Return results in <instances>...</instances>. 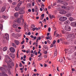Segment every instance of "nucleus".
I'll return each mask as SVG.
<instances>
[{
	"label": "nucleus",
	"instance_id": "40",
	"mask_svg": "<svg viewBox=\"0 0 76 76\" xmlns=\"http://www.w3.org/2000/svg\"><path fill=\"white\" fill-rule=\"evenodd\" d=\"M61 0H58L57 1L58 3H61Z\"/></svg>",
	"mask_w": 76,
	"mask_h": 76
},
{
	"label": "nucleus",
	"instance_id": "9",
	"mask_svg": "<svg viewBox=\"0 0 76 76\" xmlns=\"http://www.w3.org/2000/svg\"><path fill=\"white\" fill-rule=\"evenodd\" d=\"M12 26L14 28H18L19 26V25L17 24H14Z\"/></svg>",
	"mask_w": 76,
	"mask_h": 76
},
{
	"label": "nucleus",
	"instance_id": "5",
	"mask_svg": "<svg viewBox=\"0 0 76 76\" xmlns=\"http://www.w3.org/2000/svg\"><path fill=\"white\" fill-rule=\"evenodd\" d=\"M67 12L63 10H61V12H59V13H60V14H61V15H64Z\"/></svg>",
	"mask_w": 76,
	"mask_h": 76
},
{
	"label": "nucleus",
	"instance_id": "50",
	"mask_svg": "<svg viewBox=\"0 0 76 76\" xmlns=\"http://www.w3.org/2000/svg\"><path fill=\"white\" fill-rule=\"evenodd\" d=\"M55 43H56V40H55L53 42V44H55Z\"/></svg>",
	"mask_w": 76,
	"mask_h": 76
},
{
	"label": "nucleus",
	"instance_id": "49",
	"mask_svg": "<svg viewBox=\"0 0 76 76\" xmlns=\"http://www.w3.org/2000/svg\"><path fill=\"white\" fill-rule=\"evenodd\" d=\"M42 55V53H40V54L38 56V57H40V56H41Z\"/></svg>",
	"mask_w": 76,
	"mask_h": 76
},
{
	"label": "nucleus",
	"instance_id": "38",
	"mask_svg": "<svg viewBox=\"0 0 76 76\" xmlns=\"http://www.w3.org/2000/svg\"><path fill=\"white\" fill-rule=\"evenodd\" d=\"M11 60H9V61H8V63H7V64H9V63H11V61H12V60L11 59Z\"/></svg>",
	"mask_w": 76,
	"mask_h": 76
},
{
	"label": "nucleus",
	"instance_id": "28",
	"mask_svg": "<svg viewBox=\"0 0 76 76\" xmlns=\"http://www.w3.org/2000/svg\"><path fill=\"white\" fill-rule=\"evenodd\" d=\"M4 72H2V73L0 72V76H4Z\"/></svg>",
	"mask_w": 76,
	"mask_h": 76
},
{
	"label": "nucleus",
	"instance_id": "13",
	"mask_svg": "<svg viewBox=\"0 0 76 76\" xmlns=\"http://www.w3.org/2000/svg\"><path fill=\"white\" fill-rule=\"evenodd\" d=\"M15 10L16 11H19L20 10V7H19V6L18 5L17 7L15 8Z\"/></svg>",
	"mask_w": 76,
	"mask_h": 76
},
{
	"label": "nucleus",
	"instance_id": "31",
	"mask_svg": "<svg viewBox=\"0 0 76 76\" xmlns=\"http://www.w3.org/2000/svg\"><path fill=\"white\" fill-rule=\"evenodd\" d=\"M61 7L62 9H66V7H65V5L62 6Z\"/></svg>",
	"mask_w": 76,
	"mask_h": 76
},
{
	"label": "nucleus",
	"instance_id": "60",
	"mask_svg": "<svg viewBox=\"0 0 76 76\" xmlns=\"http://www.w3.org/2000/svg\"><path fill=\"white\" fill-rule=\"evenodd\" d=\"M33 38H34V40H35V39H37V37L36 36H35Z\"/></svg>",
	"mask_w": 76,
	"mask_h": 76
},
{
	"label": "nucleus",
	"instance_id": "34",
	"mask_svg": "<svg viewBox=\"0 0 76 76\" xmlns=\"http://www.w3.org/2000/svg\"><path fill=\"white\" fill-rule=\"evenodd\" d=\"M52 39V38H51V37H50L49 36H48L47 37V39Z\"/></svg>",
	"mask_w": 76,
	"mask_h": 76
},
{
	"label": "nucleus",
	"instance_id": "21",
	"mask_svg": "<svg viewBox=\"0 0 76 76\" xmlns=\"http://www.w3.org/2000/svg\"><path fill=\"white\" fill-rule=\"evenodd\" d=\"M2 18H3L5 19H7L8 18V16L5 15H3L2 16Z\"/></svg>",
	"mask_w": 76,
	"mask_h": 76
},
{
	"label": "nucleus",
	"instance_id": "15",
	"mask_svg": "<svg viewBox=\"0 0 76 76\" xmlns=\"http://www.w3.org/2000/svg\"><path fill=\"white\" fill-rule=\"evenodd\" d=\"M6 9V7H2L1 9V12L3 13L4 11H5V10Z\"/></svg>",
	"mask_w": 76,
	"mask_h": 76
},
{
	"label": "nucleus",
	"instance_id": "20",
	"mask_svg": "<svg viewBox=\"0 0 76 76\" xmlns=\"http://www.w3.org/2000/svg\"><path fill=\"white\" fill-rule=\"evenodd\" d=\"M7 47H4L3 48V51H7Z\"/></svg>",
	"mask_w": 76,
	"mask_h": 76
},
{
	"label": "nucleus",
	"instance_id": "56",
	"mask_svg": "<svg viewBox=\"0 0 76 76\" xmlns=\"http://www.w3.org/2000/svg\"><path fill=\"white\" fill-rule=\"evenodd\" d=\"M41 59H42L41 58V57H39L38 59V60H39V61H40V60H41Z\"/></svg>",
	"mask_w": 76,
	"mask_h": 76
},
{
	"label": "nucleus",
	"instance_id": "4",
	"mask_svg": "<svg viewBox=\"0 0 76 76\" xmlns=\"http://www.w3.org/2000/svg\"><path fill=\"white\" fill-rule=\"evenodd\" d=\"M73 34H69L66 36V37L67 38H73Z\"/></svg>",
	"mask_w": 76,
	"mask_h": 76
},
{
	"label": "nucleus",
	"instance_id": "26",
	"mask_svg": "<svg viewBox=\"0 0 76 76\" xmlns=\"http://www.w3.org/2000/svg\"><path fill=\"white\" fill-rule=\"evenodd\" d=\"M41 37H37L36 39L37 42H38V40H41Z\"/></svg>",
	"mask_w": 76,
	"mask_h": 76
},
{
	"label": "nucleus",
	"instance_id": "22",
	"mask_svg": "<svg viewBox=\"0 0 76 76\" xmlns=\"http://www.w3.org/2000/svg\"><path fill=\"white\" fill-rule=\"evenodd\" d=\"M66 16L68 18L69 17V16H72V14L70 13H68L66 14Z\"/></svg>",
	"mask_w": 76,
	"mask_h": 76
},
{
	"label": "nucleus",
	"instance_id": "27",
	"mask_svg": "<svg viewBox=\"0 0 76 76\" xmlns=\"http://www.w3.org/2000/svg\"><path fill=\"white\" fill-rule=\"evenodd\" d=\"M69 22H70L69 20H67L65 22V24L66 25L67 24H68V23H69Z\"/></svg>",
	"mask_w": 76,
	"mask_h": 76
},
{
	"label": "nucleus",
	"instance_id": "39",
	"mask_svg": "<svg viewBox=\"0 0 76 76\" xmlns=\"http://www.w3.org/2000/svg\"><path fill=\"white\" fill-rule=\"evenodd\" d=\"M31 28H35V25L34 24H32L31 25Z\"/></svg>",
	"mask_w": 76,
	"mask_h": 76
},
{
	"label": "nucleus",
	"instance_id": "11",
	"mask_svg": "<svg viewBox=\"0 0 76 76\" xmlns=\"http://www.w3.org/2000/svg\"><path fill=\"white\" fill-rule=\"evenodd\" d=\"M49 17L50 18V19H55L56 18V17L54 15H52V16L51 15L49 14Z\"/></svg>",
	"mask_w": 76,
	"mask_h": 76
},
{
	"label": "nucleus",
	"instance_id": "44",
	"mask_svg": "<svg viewBox=\"0 0 76 76\" xmlns=\"http://www.w3.org/2000/svg\"><path fill=\"white\" fill-rule=\"evenodd\" d=\"M43 22L44 23H45L46 22V19H44V20H42Z\"/></svg>",
	"mask_w": 76,
	"mask_h": 76
},
{
	"label": "nucleus",
	"instance_id": "41",
	"mask_svg": "<svg viewBox=\"0 0 76 76\" xmlns=\"http://www.w3.org/2000/svg\"><path fill=\"white\" fill-rule=\"evenodd\" d=\"M8 1L10 3H12V0H8Z\"/></svg>",
	"mask_w": 76,
	"mask_h": 76
},
{
	"label": "nucleus",
	"instance_id": "33",
	"mask_svg": "<svg viewBox=\"0 0 76 76\" xmlns=\"http://www.w3.org/2000/svg\"><path fill=\"white\" fill-rule=\"evenodd\" d=\"M66 19H64V20H63V19H59V20L60 21H61V22H64V21H66Z\"/></svg>",
	"mask_w": 76,
	"mask_h": 76
},
{
	"label": "nucleus",
	"instance_id": "12",
	"mask_svg": "<svg viewBox=\"0 0 76 76\" xmlns=\"http://www.w3.org/2000/svg\"><path fill=\"white\" fill-rule=\"evenodd\" d=\"M5 38L7 40H9V34L7 33L5 34Z\"/></svg>",
	"mask_w": 76,
	"mask_h": 76
},
{
	"label": "nucleus",
	"instance_id": "42",
	"mask_svg": "<svg viewBox=\"0 0 76 76\" xmlns=\"http://www.w3.org/2000/svg\"><path fill=\"white\" fill-rule=\"evenodd\" d=\"M62 33L63 34H65V33H66V31L64 30H63L62 31Z\"/></svg>",
	"mask_w": 76,
	"mask_h": 76
},
{
	"label": "nucleus",
	"instance_id": "47",
	"mask_svg": "<svg viewBox=\"0 0 76 76\" xmlns=\"http://www.w3.org/2000/svg\"><path fill=\"white\" fill-rule=\"evenodd\" d=\"M43 48H47V50H48V48H45V45H44L43 46Z\"/></svg>",
	"mask_w": 76,
	"mask_h": 76
},
{
	"label": "nucleus",
	"instance_id": "14",
	"mask_svg": "<svg viewBox=\"0 0 76 76\" xmlns=\"http://www.w3.org/2000/svg\"><path fill=\"white\" fill-rule=\"evenodd\" d=\"M35 12H39V10H38V7L37 6H36L35 7Z\"/></svg>",
	"mask_w": 76,
	"mask_h": 76
},
{
	"label": "nucleus",
	"instance_id": "52",
	"mask_svg": "<svg viewBox=\"0 0 76 76\" xmlns=\"http://www.w3.org/2000/svg\"><path fill=\"white\" fill-rule=\"evenodd\" d=\"M47 53L48 52H47V51H45L44 52V53L45 54H47Z\"/></svg>",
	"mask_w": 76,
	"mask_h": 76
},
{
	"label": "nucleus",
	"instance_id": "45",
	"mask_svg": "<svg viewBox=\"0 0 76 76\" xmlns=\"http://www.w3.org/2000/svg\"><path fill=\"white\" fill-rule=\"evenodd\" d=\"M51 31V28L50 27H49L48 28V32H50Z\"/></svg>",
	"mask_w": 76,
	"mask_h": 76
},
{
	"label": "nucleus",
	"instance_id": "48",
	"mask_svg": "<svg viewBox=\"0 0 76 76\" xmlns=\"http://www.w3.org/2000/svg\"><path fill=\"white\" fill-rule=\"evenodd\" d=\"M20 67H22V64H21V63H20V64L19 65Z\"/></svg>",
	"mask_w": 76,
	"mask_h": 76
},
{
	"label": "nucleus",
	"instance_id": "17",
	"mask_svg": "<svg viewBox=\"0 0 76 76\" xmlns=\"http://www.w3.org/2000/svg\"><path fill=\"white\" fill-rule=\"evenodd\" d=\"M15 44H16L17 45H19V44H20V42H19L17 40H15Z\"/></svg>",
	"mask_w": 76,
	"mask_h": 76
},
{
	"label": "nucleus",
	"instance_id": "30",
	"mask_svg": "<svg viewBox=\"0 0 76 76\" xmlns=\"http://www.w3.org/2000/svg\"><path fill=\"white\" fill-rule=\"evenodd\" d=\"M57 55V50H56L54 53V55L55 56H56Z\"/></svg>",
	"mask_w": 76,
	"mask_h": 76
},
{
	"label": "nucleus",
	"instance_id": "55",
	"mask_svg": "<svg viewBox=\"0 0 76 76\" xmlns=\"http://www.w3.org/2000/svg\"><path fill=\"white\" fill-rule=\"evenodd\" d=\"M32 11L33 12H35V10L33 8L32 9Z\"/></svg>",
	"mask_w": 76,
	"mask_h": 76
},
{
	"label": "nucleus",
	"instance_id": "7",
	"mask_svg": "<svg viewBox=\"0 0 76 76\" xmlns=\"http://www.w3.org/2000/svg\"><path fill=\"white\" fill-rule=\"evenodd\" d=\"M10 50L11 53H14L15 52V49L13 47H11L10 48Z\"/></svg>",
	"mask_w": 76,
	"mask_h": 76
},
{
	"label": "nucleus",
	"instance_id": "58",
	"mask_svg": "<svg viewBox=\"0 0 76 76\" xmlns=\"http://www.w3.org/2000/svg\"><path fill=\"white\" fill-rule=\"evenodd\" d=\"M24 26H25V27H26V23H24Z\"/></svg>",
	"mask_w": 76,
	"mask_h": 76
},
{
	"label": "nucleus",
	"instance_id": "6",
	"mask_svg": "<svg viewBox=\"0 0 76 76\" xmlns=\"http://www.w3.org/2000/svg\"><path fill=\"white\" fill-rule=\"evenodd\" d=\"M9 56L12 58H15V55L13 53H11L9 54Z\"/></svg>",
	"mask_w": 76,
	"mask_h": 76
},
{
	"label": "nucleus",
	"instance_id": "62",
	"mask_svg": "<svg viewBox=\"0 0 76 76\" xmlns=\"http://www.w3.org/2000/svg\"><path fill=\"white\" fill-rule=\"evenodd\" d=\"M41 16L42 17H44V14H42V15Z\"/></svg>",
	"mask_w": 76,
	"mask_h": 76
},
{
	"label": "nucleus",
	"instance_id": "3",
	"mask_svg": "<svg viewBox=\"0 0 76 76\" xmlns=\"http://www.w3.org/2000/svg\"><path fill=\"white\" fill-rule=\"evenodd\" d=\"M72 53V50H70V48L67 49L65 51L66 54H67V53L68 54H71Z\"/></svg>",
	"mask_w": 76,
	"mask_h": 76
},
{
	"label": "nucleus",
	"instance_id": "32",
	"mask_svg": "<svg viewBox=\"0 0 76 76\" xmlns=\"http://www.w3.org/2000/svg\"><path fill=\"white\" fill-rule=\"evenodd\" d=\"M63 4H64V5H65V6H67L68 4L67 3V2H64Z\"/></svg>",
	"mask_w": 76,
	"mask_h": 76
},
{
	"label": "nucleus",
	"instance_id": "16",
	"mask_svg": "<svg viewBox=\"0 0 76 76\" xmlns=\"http://www.w3.org/2000/svg\"><path fill=\"white\" fill-rule=\"evenodd\" d=\"M14 15L15 18H18L19 16V13H18V12H16L15 13Z\"/></svg>",
	"mask_w": 76,
	"mask_h": 76
},
{
	"label": "nucleus",
	"instance_id": "63",
	"mask_svg": "<svg viewBox=\"0 0 76 76\" xmlns=\"http://www.w3.org/2000/svg\"><path fill=\"white\" fill-rule=\"evenodd\" d=\"M21 62H22V63H23V64H24L25 62L23 61H22Z\"/></svg>",
	"mask_w": 76,
	"mask_h": 76
},
{
	"label": "nucleus",
	"instance_id": "25",
	"mask_svg": "<svg viewBox=\"0 0 76 76\" xmlns=\"http://www.w3.org/2000/svg\"><path fill=\"white\" fill-rule=\"evenodd\" d=\"M12 47H15V48H16V44H15L13 43H12Z\"/></svg>",
	"mask_w": 76,
	"mask_h": 76
},
{
	"label": "nucleus",
	"instance_id": "54",
	"mask_svg": "<svg viewBox=\"0 0 76 76\" xmlns=\"http://www.w3.org/2000/svg\"><path fill=\"white\" fill-rule=\"evenodd\" d=\"M47 42H48V43H49V44H50L51 43V42H50V40H48L47 41Z\"/></svg>",
	"mask_w": 76,
	"mask_h": 76
},
{
	"label": "nucleus",
	"instance_id": "35",
	"mask_svg": "<svg viewBox=\"0 0 76 76\" xmlns=\"http://www.w3.org/2000/svg\"><path fill=\"white\" fill-rule=\"evenodd\" d=\"M22 4V2L20 1L19 4H18V6H20Z\"/></svg>",
	"mask_w": 76,
	"mask_h": 76
},
{
	"label": "nucleus",
	"instance_id": "36",
	"mask_svg": "<svg viewBox=\"0 0 76 76\" xmlns=\"http://www.w3.org/2000/svg\"><path fill=\"white\" fill-rule=\"evenodd\" d=\"M63 59L62 58H60L59 59V61L61 63V62H62V61H63Z\"/></svg>",
	"mask_w": 76,
	"mask_h": 76
},
{
	"label": "nucleus",
	"instance_id": "19",
	"mask_svg": "<svg viewBox=\"0 0 76 76\" xmlns=\"http://www.w3.org/2000/svg\"><path fill=\"white\" fill-rule=\"evenodd\" d=\"M67 17H62L60 18L59 19H67Z\"/></svg>",
	"mask_w": 76,
	"mask_h": 76
},
{
	"label": "nucleus",
	"instance_id": "64",
	"mask_svg": "<svg viewBox=\"0 0 76 76\" xmlns=\"http://www.w3.org/2000/svg\"><path fill=\"white\" fill-rule=\"evenodd\" d=\"M31 34V32H29L28 33V35H30Z\"/></svg>",
	"mask_w": 76,
	"mask_h": 76
},
{
	"label": "nucleus",
	"instance_id": "8",
	"mask_svg": "<svg viewBox=\"0 0 76 76\" xmlns=\"http://www.w3.org/2000/svg\"><path fill=\"white\" fill-rule=\"evenodd\" d=\"M25 11L22 10L20 11L18 13L19 15H23V14L25 13Z\"/></svg>",
	"mask_w": 76,
	"mask_h": 76
},
{
	"label": "nucleus",
	"instance_id": "18",
	"mask_svg": "<svg viewBox=\"0 0 76 76\" xmlns=\"http://www.w3.org/2000/svg\"><path fill=\"white\" fill-rule=\"evenodd\" d=\"M72 26L76 27V22L71 23Z\"/></svg>",
	"mask_w": 76,
	"mask_h": 76
},
{
	"label": "nucleus",
	"instance_id": "10",
	"mask_svg": "<svg viewBox=\"0 0 76 76\" xmlns=\"http://www.w3.org/2000/svg\"><path fill=\"white\" fill-rule=\"evenodd\" d=\"M0 70L1 71L3 72H6V71L5 69L3 68V67H0Z\"/></svg>",
	"mask_w": 76,
	"mask_h": 76
},
{
	"label": "nucleus",
	"instance_id": "1",
	"mask_svg": "<svg viewBox=\"0 0 76 76\" xmlns=\"http://www.w3.org/2000/svg\"><path fill=\"white\" fill-rule=\"evenodd\" d=\"M8 59H9V60H11V59L10 58V57L8 55H6L5 56V58L4 60V61L6 62V63H8Z\"/></svg>",
	"mask_w": 76,
	"mask_h": 76
},
{
	"label": "nucleus",
	"instance_id": "61",
	"mask_svg": "<svg viewBox=\"0 0 76 76\" xmlns=\"http://www.w3.org/2000/svg\"><path fill=\"white\" fill-rule=\"evenodd\" d=\"M22 51L24 53H26V50H22Z\"/></svg>",
	"mask_w": 76,
	"mask_h": 76
},
{
	"label": "nucleus",
	"instance_id": "24",
	"mask_svg": "<svg viewBox=\"0 0 76 76\" xmlns=\"http://www.w3.org/2000/svg\"><path fill=\"white\" fill-rule=\"evenodd\" d=\"M16 20H17V21H15V22H17L18 23H20L21 21L20 20L18 19Z\"/></svg>",
	"mask_w": 76,
	"mask_h": 76
},
{
	"label": "nucleus",
	"instance_id": "2",
	"mask_svg": "<svg viewBox=\"0 0 76 76\" xmlns=\"http://www.w3.org/2000/svg\"><path fill=\"white\" fill-rule=\"evenodd\" d=\"M65 29L67 31H70L71 30V28L68 25H66L65 26Z\"/></svg>",
	"mask_w": 76,
	"mask_h": 76
},
{
	"label": "nucleus",
	"instance_id": "29",
	"mask_svg": "<svg viewBox=\"0 0 76 76\" xmlns=\"http://www.w3.org/2000/svg\"><path fill=\"white\" fill-rule=\"evenodd\" d=\"M3 29V25L1 24H0V29H1V31H2Z\"/></svg>",
	"mask_w": 76,
	"mask_h": 76
},
{
	"label": "nucleus",
	"instance_id": "57",
	"mask_svg": "<svg viewBox=\"0 0 76 76\" xmlns=\"http://www.w3.org/2000/svg\"><path fill=\"white\" fill-rule=\"evenodd\" d=\"M28 11L29 12H31V9H29L28 10Z\"/></svg>",
	"mask_w": 76,
	"mask_h": 76
},
{
	"label": "nucleus",
	"instance_id": "59",
	"mask_svg": "<svg viewBox=\"0 0 76 76\" xmlns=\"http://www.w3.org/2000/svg\"><path fill=\"white\" fill-rule=\"evenodd\" d=\"M64 1H61V3L62 4H64Z\"/></svg>",
	"mask_w": 76,
	"mask_h": 76
},
{
	"label": "nucleus",
	"instance_id": "46",
	"mask_svg": "<svg viewBox=\"0 0 76 76\" xmlns=\"http://www.w3.org/2000/svg\"><path fill=\"white\" fill-rule=\"evenodd\" d=\"M43 7H44V4H42L41 6V7H42V8H43Z\"/></svg>",
	"mask_w": 76,
	"mask_h": 76
},
{
	"label": "nucleus",
	"instance_id": "51",
	"mask_svg": "<svg viewBox=\"0 0 76 76\" xmlns=\"http://www.w3.org/2000/svg\"><path fill=\"white\" fill-rule=\"evenodd\" d=\"M12 4H13V5H15V4H16V2H13L12 3Z\"/></svg>",
	"mask_w": 76,
	"mask_h": 76
},
{
	"label": "nucleus",
	"instance_id": "43",
	"mask_svg": "<svg viewBox=\"0 0 76 76\" xmlns=\"http://www.w3.org/2000/svg\"><path fill=\"white\" fill-rule=\"evenodd\" d=\"M28 6L29 7H31V4H28Z\"/></svg>",
	"mask_w": 76,
	"mask_h": 76
},
{
	"label": "nucleus",
	"instance_id": "53",
	"mask_svg": "<svg viewBox=\"0 0 76 76\" xmlns=\"http://www.w3.org/2000/svg\"><path fill=\"white\" fill-rule=\"evenodd\" d=\"M57 30H56L55 31L54 33V35H56V32H57Z\"/></svg>",
	"mask_w": 76,
	"mask_h": 76
},
{
	"label": "nucleus",
	"instance_id": "37",
	"mask_svg": "<svg viewBox=\"0 0 76 76\" xmlns=\"http://www.w3.org/2000/svg\"><path fill=\"white\" fill-rule=\"evenodd\" d=\"M31 51V50H28L27 51H26V53H27V54H29V53Z\"/></svg>",
	"mask_w": 76,
	"mask_h": 76
},
{
	"label": "nucleus",
	"instance_id": "23",
	"mask_svg": "<svg viewBox=\"0 0 76 76\" xmlns=\"http://www.w3.org/2000/svg\"><path fill=\"white\" fill-rule=\"evenodd\" d=\"M23 15H20V18H18V19H23Z\"/></svg>",
	"mask_w": 76,
	"mask_h": 76
}]
</instances>
